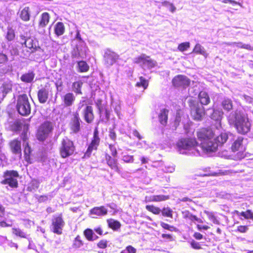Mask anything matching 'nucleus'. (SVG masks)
<instances>
[{
    "label": "nucleus",
    "mask_w": 253,
    "mask_h": 253,
    "mask_svg": "<svg viewBox=\"0 0 253 253\" xmlns=\"http://www.w3.org/2000/svg\"><path fill=\"white\" fill-rule=\"evenodd\" d=\"M198 140L201 142L199 148L204 153L216 151L218 146L222 145L228 138V133L221 132L216 138H213L214 133L210 128H203L197 133Z\"/></svg>",
    "instance_id": "nucleus-1"
},
{
    "label": "nucleus",
    "mask_w": 253,
    "mask_h": 253,
    "mask_svg": "<svg viewBox=\"0 0 253 253\" xmlns=\"http://www.w3.org/2000/svg\"><path fill=\"white\" fill-rule=\"evenodd\" d=\"M228 122L230 126L235 127L237 132L245 134L250 130L251 124L245 116L237 111L232 112L228 116Z\"/></svg>",
    "instance_id": "nucleus-2"
},
{
    "label": "nucleus",
    "mask_w": 253,
    "mask_h": 253,
    "mask_svg": "<svg viewBox=\"0 0 253 253\" xmlns=\"http://www.w3.org/2000/svg\"><path fill=\"white\" fill-rule=\"evenodd\" d=\"M197 142L195 139L182 138L176 143L177 151L182 154L198 156L201 155L200 151L197 148Z\"/></svg>",
    "instance_id": "nucleus-3"
},
{
    "label": "nucleus",
    "mask_w": 253,
    "mask_h": 253,
    "mask_svg": "<svg viewBox=\"0 0 253 253\" xmlns=\"http://www.w3.org/2000/svg\"><path fill=\"white\" fill-rule=\"evenodd\" d=\"M16 108L19 114L23 116H27L31 113V107L28 96L23 94L18 96Z\"/></svg>",
    "instance_id": "nucleus-4"
},
{
    "label": "nucleus",
    "mask_w": 253,
    "mask_h": 253,
    "mask_svg": "<svg viewBox=\"0 0 253 253\" xmlns=\"http://www.w3.org/2000/svg\"><path fill=\"white\" fill-rule=\"evenodd\" d=\"M189 105L190 108L191 116L195 121H201L205 114L204 107L196 100H190Z\"/></svg>",
    "instance_id": "nucleus-5"
},
{
    "label": "nucleus",
    "mask_w": 253,
    "mask_h": 253,
    "mask_svg": "<svg viewBox=\"0 0 253 253\" xmlns=\"http://www.w3.org/2000/svg\"><path fill=\"white\" fill-rule=\"evenodd\" d=\"M19 174L16 170H6L3 174L4 179L1 181L2 184H8L9 186L16 188L18 186L17 178Z\"/></svg>",
    "instance_id": "nucleus-6"
},
{
    "label": "nucleus",
    "mask_w": 253,
    "mask_h": 253,
    "mask_svg": "<svg viewBox=\"0 0 253 253\" xmlns=\"http://www.w3.org/2000/svg\"><path fill=\"white\" fill-rule=\"evenodd\" d=\"M75 150L73 142L67 137L63 138L61 141L60 152L62 158H66L72 155Z\"/></svg>",
    "instance_id": "nucleus-7"
},
{
    "label": "nucleus",
    "mask_w": 253,
    "mask_h": 253,
    "mask_svg": "<svg viewBox=\"0 0 253 253\" xmlns=\"http://www.w3.org/2000/svg\"><path fill=\"white\" fill-rule=\"evenodd\" d=\"M133 62L136 64H140L143 68L146 67L149 69L155 67L157 64L155 60L150 58L145 54H141L139 56L134 58Z\"/></svg>",
    "instance_id": "nucleus-8"
},
{
    "label": "nucleus",
    "mask_w": 253,
    "mask_h": 253,
    "mask_svg": "<svg viewBox=\"0 0 253 253\" xmlns=\"http://www.w3.org/2000/svg\"><path fill=\"white\" fill-rule=\"evenodd\" d=\"M87 49V48L84 41L78 42L72 51V57L77 59L85 58L86 56Z\"/></svg>",
    "instance_id": "nucleus-9"
},
{
    "label": "nucleus",
    "mask_w": 253,
    "mask_h": 253,
    "mask_svg": "<svg viewBox=\"0 0 253 253\" xmlns=\"http://www.w3.org/2000/svg\"><path fill=\"white\" fill-rule=\"evenodd\" d=\"M53 129L52 124L49 122L43 123L37 132V138L41 141L44 140Z\"/></svg>",
    "instance_id": "nucleus-10"
},
{
    "label": "nucleus",
    "mask_w": 253,
    "mask_h": 253,
    "mask_svg": "<svg viewBox=\"0 0 253 253\" xmlns=\"http://www.w3.org/2000/svg\"><path fill=\"white\" fill-rule=\"evenodd\" d=\"M82 123L79 114L78 112H73L69 123V127L74 133H77L81 130V125Z\"/></svg>",
    "instance_id": "nucleus-11"
},
{
    "label": "nucleus",
    "mask_w": 253,
    "mask_h": 253,
    "mask_svg": "<svg viewBox=\"0 0 253 253\" xmlns=\"http://www.w3.org/2000/svg\"><path fill=\"white\" fill-rule=\"evenodd\" d=\"M65 225V222L62 218V214H60L58 215L53 216L52 221L51 230L54 233L60 235L62 233V228Z\"/></svg>",
    "instance_id": "nucleus-12"
},
{
    "label": "nucleus",
    "mask_w": 253,
    "mask_h": 253,
    "mask_svg": "<svg viewBox=\"0 0 253 253\" xmlns=\"http://www.w3.org/2000/svg\"><path fill=\"white\" fill-rule=\"evenodd\" d=\"M100 139L99 137V132L96 128L93 132V136L91 142L84 154V156L89 157L93 150H97L99 145Z\"/></svg>",
    "instance_id": "nucleus-13"
},
{
    "label": "nucleus",
    "mask_w": 253,
    "mask_h": 253,
    "mask_svg": "<svg viewBox=\"0 0 253 253\" xmlns=\"http://www.w3.org/2000/svg\"><path fill=\"white\" fill-rule=\"evenodd\" d=\"M172 83L175 87L186 88L189 85L190 80L185 76L179 75L173 79Z\"/></svg>",
    "instance_id": "nucleus-14"
},
{
    "label": "nucleus",
    "mask_w": 253,
    "mask_h": 253,
    "mask_svg": "<svg viewBox=\"0 0 253 253\" xmlns=\"http://www.w3.org/2000/svg\"><path fill=\"white\" fill-rule=\"evenodd\" d=\"M119 56L114 52L107 49L104 55V59L105 64L107 66H111L113 65L118 59Z\"/></svg>",
    "instance_id": "nucleus-15"
},
{
    "label": "nucleus",
    "mask_w": 253,
    "mask_h": 253,
    "mask_svg": "<svg viewBox=\"0 0 253 253\" xmlns=\"http://www.w3.org/2000/svg\"><path fill=\"white\" fill-rule=\"evenodd\" d=\"M12 83L11 81L6 80L0 84V98L3 99L12 90Z\"/></svg>",
    "instance_id": "nucleus-16"
},
{
    "label": "nucleus",
    "mask_w": 253,
    "mask_h": 253,
    "mask_svg": "<svg viewBox=\"0 0 253 253\" xmlns=\"http://www.w3.org/2000/svg\"><path fill=\"white\" fill-rule=\"evenodd\" d=\"M84 120L88 124L91 123L94 120V115L92 106L86 105L82 111Z\"/></svg>",
    "instance_id": "nucleus-17"
},
{
    "label": "nucleus",
    "mask_w": 253,
    "mask_h": 253,
    "mask_svg": "<svg viewBox=\"0 0 253 253\" xmlns=\"http://www.w3.org/2000/svg\"><path fill=\"white\" fill-rule=\"evenodd\" d=\"M76 100V96L72 92H68L61 96V100L63 105L66 107H70L74 104Z\"/></svg>",
    "instance_id": "nucleus-18"
},
{
    "label": "nucleus",
    "mask_w": 253,
    "mask_h": 253,
    "mask_svg": "<svg viewBox=\"0 0 253 253\" xmlns=\"http://www.w3.org/2000/svg\"><path fill=\"white\" fill-rule=\"evenodd\" d=\"M49 95L48 89L45 87H42L40 89L38 92V98L41 103H45L48 98Z\"/></svg>",
    "instance_id": "nucleus-19"
},
{
    "label": "nucleus",
    "mask_w": 253,
    "mask_h": 253,
    "mask_svg": "<svg viewBox=\"0 0 253 253\" xmlns=\"http://www.w3.org/2000/svg\"><path fill=\"white\" fill-rule=\"evenodd\" d=\"M11 150L13 153L21 155V142L17 139L13 140L10 143Z\"/></svg>",
    "instance_id": "nucleus-20"
},
{
    "label": "nucleus",
    "mask_w": 253,
    "mask_h": 253,
    "mask_svg": "<svg viewBox=\"0 0 253 253\" xmlns=\"http://www.w3.org/2000/svg\"><path fill=\"white\" fill-rule=\"evenodd\" d=\"M108 210L104 206L94 207L90 211L91 214L97 216H104L107 214Z\"/></svg>",
    "instance_id": "nucleus-21"
},
{
    "label": "nucleus",
    "mask_w": 253,
    "mask_h": 253,
    "mask_svg": "<svg viewBox=\"0 0 253 253\" xmlns=\"http://www.w3.org/2000/svg\"><path fill=\"white\" fill-rule=\"evenodd\" d=\"M21 39L24 40V44L25 46L30 49H32L31 52H33L35 50L36 47V42H34L33 39L31 38H25L23 36H21Z\"/></svg>",
    "instance_id": "nucleus-22"
},
{
    "label": "nucleus",
    "mask_w": 253,
    "mask_h": 253,
    "mask_svg": "<svg viewBox=\"0 0 253 253\" xmlns=\"http://www.w3.org/2000/svg\"><path fill=\"white\" fill-rule=\"evenodd\" d=\"M199 99L200 103L203 106V105H207L211 102L210 98L208 94L205 91H201L199 93Z\"/></svg>",
    "instance_id": "nucleus-23"
},
{
    "label": "nucleus",
    "mask_w": 253,
    "mask_h": 253,
    "mask_svg": "<svg viewBox=\"0 0 253 253\" xmlns=\"http://www.w3.org/2000/svg\"><path fill=\"white\" fill-rule=\"evenodd\" d=\"M100 114L101 120L102 122L106 123L110 119V112L107 109L104 110L103 107L99 106L97 104Z\"/></svg>",
    "instance_id": "nucleus-24"
},
{
    "label": "nucleus",
    "mask_w": 253,
    "mask_h": 253,
    "mask_svg": "<svg viewBox=\"0 0 253 253\" xmlns=\"http://www.w3.org/2000/svg\"><path fill=\"white\" fill-rule=\"evenodd\" d=\"M19 16L24 21H28L30 18V10L29 7H25L20 11Z\"/></svg>",
    "instance_id": "nucleus-25"
},
{
    "label": "nucleus",
    "mask_w": 253,
    "mask_h": 253,
    "mask_svg": "<svg viewBox=\"0 0 253 253\" xmlns=\"http://www.w3.org/2000/svg\"><path fill=\"white\" fill-rule=\"evenodd\" d=\"M107 165L113 169L117 172L119 171V169L117 166V160L112 158L111 156L106 157Z\"/></svg>",
    "instance_id": "nucleus-26"
},
{
    "label": "nucleus",
    "mask_w": 253,
    "mask_h": 253,
    "mask_svg": "<svg viewBox=\"0 0 253 253\" xmlns=\"http://www.w3.org/2000/svg\"><path fill=\"white\" fill-rule=\"evenodd\" d=\"M146 199L148 202H161L169 199V196L163 195H153L149 198L146 197Z\"/></svg>",
    "instance_id": "nucleus-27"
},
{
    "label": "nucleus",
    "mask_w": 253,
    "mask_h": 253,
    "mask_svg": "<svg viewBox=\"0 0 253 253\" xmlns=\"http://www.w3.org/2000/svg\"><path fill=\"white\" fill-rule=\"evenodd\" d=\"M221 106L225 111L229 112L233 108L232 101L229 98H224L221 102Z\"/></svg>",
    "instance_id": "nucleus-28"
},
{
    "label": "nucleus",
    "mask_w": 253,
    "mask_h": 253,
    "mask_svg": "<svg viewBox=\"0 0 253 253\" xmlns=\"http://www.w3.org/2000/svg\"><path fill=\"white\" fill-rule=\"evenodd\" d=\"M83 84V83L81 81L74 82L72 85L73 91L77 95H82L83 93L82 92L81 88Z\"/></svg>",
    "instance_id": "nucleus-29"
},
{
    "label": "nucleus",
    "mask_w": 253,
    "mask_h": 253,
    "mask_svg": "<svg viewBox=\"0 0 253 253\" xmlns=\"http://www.w3.org/2000/svg\"><path fill=\"white\" fill-rule=\"evenodd\" d=\"M65 32V27L62 22H57L54 26V33L56 36L62 35Z\"/></svg>",
    "instance_id": "nucleus-30"
},
{
    "label": "nucleus",
    "mask_w": 253,
    "mask_h": 253,
    "mask_svg": "<svg viewBox=\"0 0 253 253\" xmlns=\"http://www.w3.org/2000/svg\"><path fill=\"white\" fill-rule=\"evenodd\" d=\"M168 113V110L164 109L161 110L159 115V121L164 126L166 125L167 123Z\"/></svg>",
    "instance_id": "nucleus-31"
},
{
    "label": "nucleus",
    "mask_w": 253,
    "mask_h": 253,
    "mask_svg": "<svg viewBox=\"0 0 253 253\" xmlns=\"http://www.w3.org/2000/svg\"><path fill=\"white\" fill-rule=\"evenodd\" d=\"M50 16L48 13L44 12L42 14L41 19L39 23V26L40 28H43L45 27L49 22Z\"/></svg>",
    "instance_id": "nucleus-32"
},
{
    "label": "nucleus",
    "mask_w": 253,
    "mask_h": 253,
    "mask_svg": "<svg viewBox=\"0 0 253 253\" xmlns=\"http://www.w3.org/2000/svg\"><path fill=\"white\" fill-rule=\"evenodd\" d=\"M184 218L189 219L192 221H197L199 222H202L201 219L198 218L196 215H193L188 211H185L182 212Z\"/></svg>",
    "instance_id": "nucleus-33"
},
{
    "label": "nucleus",
    "mask_w": 253,
    "mask_h": 253,
    "mask_svg": "<svg viewBox=\"0 0 253 253\" xmlns=\"http://www.w3.org/2000/svg\"><path fill=\"white\" fill-rule=\"evenodd\" d=\"M35 77V74L33 72H29L21 76V80L25 83H31Z\"/></svg>",
    "instance_id": "nucleus-34"
},
{
    "label": "nucleus",
    "mask_w": 253,
    "mask_h": 253,
    "mask_svg": "<svg viewBox=\"0 0 253 253\" xmlns=\"http://www.w3.org/2000/svg\"><path fill=\"white\" fill-rule=\"evenodd\" d=\"M12 230V233L16 236L25 239H27L30 237L29 234H28L27 233L25 232L23 230L20 228H13Z\"/></svg>",
    "instance_id": "nucleus-35"
},
{
    "label": "nucleus",
    "mask_w": 253,
    "mask_h": 253,
    "mask_svg": "<svg viewBox=\"0 0 253 253\" xmlns=\"http://www.w3.org/2000/svg\"><path fill=\"white\" fill-rule=\"evenodd\" d=\"M78 69L79 72H85L89 69V66L86 62L80 61L78 62Z\"/></svg>",
    "instance_id": "nucleus-36"
},
{
    "label": "nucleus",
    "mask_w": 253,
    "mask_h": 253,
    "mask_svg": "<svg viewBox=\"0 0 253 253\" xmlns=\"http://www.w3.org/2000/svg\"><path fill=\"white\" fill-rule=\"evenodd\" d=\"M107 223L108 224L109 227L113 230H117L121 227V223L113 219H109L107 220Z\"/></svg>",
    "instance_id": "nucleus-37"
},
{
    "label": "nucleus",
    "mask_w": 253,
    "mask_h": 253,
    "mask_svg": "<svg viewBox=\"0 0 253 253\" xmlns=\"http://www.w3.org/2000/svg\"><path fill=\"white\" fill-rule=\"evenodd\" d=\"M243 138L242 137H239L233 143L232 145L231 149L233 152H236L239 150V148L242 144Z\"/></svg>",
    "instance_id": "nucleus-38"
},
{
    "label": "nucleus",
    "mask_w": 253,
    "mask_h": 253,
    "mask_svg": "<svg viewBox=\"0 0 253 253\" xmlns=\"http://www.w3.org/2000/svg\"><path fill=\"white\" fill-rule=\"evenodd\" d=\"M223 115V112L217 110H213L211 118L215 121H220Z\"/></svg>",
    "instance_id": "nucleus-39"
},
{
    "label": "nucleus",
    "mask_w": 253,
    "mask_h": 253,
    "mask_svg": "<svg viewBox=\"0 0 253 253\" xmlns=\"http://www.w3.org/2000/svg\"><path fill=\"white\" fill-rule=\"evenodd\" d=\"M193 52L196 53L202 54L204 56L207 54L206 51H205L204 47H203L199 43H197L196 44L193 49Z\"/></svg>",
    "instance_id": "nucleus-40"
},
{
    "label": "nucleus",
    "mask_w": 253,
    "mask_h": 253,
    "mask_svg": "<svg viewBox=\"0 0 253 253\" xmlns=\"http://www.w3.org/2000/svg\"><path fill=\"white\" fill-rule=\"evenodd\" d=\"M23 126L22 123L20 121H15L11 125V129L15 131H19L22 129Z\"/></svg>",
    "instance_id": "nucleus-41"
},
{
    "label": "nucleus",
    "mask_w": 253,
    "mask_h": 253,
    "mask_svg": "<svg viewBox=\"0 0 253 253\" xmlns=\"http://www.w3.org/2000/svg\"><path fill=\"white\" fill-rule=\"evenodd\" d=\"M146 209L148 211H151L155 214H159L161 211L160 208L155 207L153 205H147L146 206Z\"/></svg>",
    "instance_id": "nucleus-42"
},
{
    "label": "nucleus",
    "mask_w": 253,
    "mask_h": 253,
    "mask_svg": "<svg viewBox=\"0 0 253 253\" xmlns=\"http://www.w3.org/2000/svg\"><path fill=\"white\" fill-rule=\"evenodd\" d=\"M161 211H162L163 216L172 217V211L169 207L164 208Z\"/></svg>",
    "instance_id": "nucleus-43"
},
{
    "label": "nucleus",
    "mask_w": 253,
    "mask_h": 253,
    "mask_svg": "<svg viewBox=\"0 0 253 253\" xmlns=\"http://www.w3.org/2000/svg\"><path fill=\"white\" fill-rule=\"evenodd\" d=\"M139 82H137L136 84L137 86H143L144 89H146L148 86V82L142 77L139 78Z\"/></svg>",
    "instance_id": "nucleus-44"
},
{
    "label": "nucleus",
    "mask_w": 253,
    "mask_h": 253,
    "mask_svg": "<svg viewBox=\"0 0 253 253\" xmlns=\"http://www.w3.org/2000/svg\"><path fill=\"white\" fill-rule=\"evenodd\" d=\"M83 243L81 240V237L78 235L75 239L72 246L74 248H79L83 246Z\"/></svg>",
    "instance_id": "nucleus-45"
},
{
    "label": "nucleus",
    "mask_w": 253,
    "mask_h": 253,
    "mask_svg": "<svg viewBox=\"0 0 253 253\" xmlns=\"http://www.w3.org/2000/svg\"><path fill=\"white\" fill-rule=\"evenodd\" d=\"M6 38L9 41H11L14 40L15 38V33L12 29H8Z\"/></svg>",
    "instance_id": "nucleus-46"
},
{
    "label": "nucleus",
    "mask_w": 253,
    "mask_h": 253,
    "mask_svg": "<svg viewBox=\"0 0 253 253\" xmlns=\"http://www.w3.org/2000/svg\"><path fill=\"white\" fill-rule=\"evenodd\" d=\"M240 215L244 217L246 219H253V213L250 210H247L246 211H242L240 213Z\"/></svg>",
    "instance_id": "nucleus-47"
},
{
    "label": "nucleus",
    "mask_w": 253,
    "mask_h": 253,
    "mask_svg": "<svg viewBox=\"0 0 253 253\" xmlns=\"http://www.w3.org/2000/svg\"><path fill=\"white\" fill-rule=\"evenodd\" d=\"M84 234L88 240L92 241L94 233L92 230L89 229H86L84 232Z\"/></svg>",
    "instance_id": "nucleus-48"
},
{
    "label": "nucleus",
    "mask_w": 253,
    "mask_h": 253,
    "mask_svg": "<svg viewBox=\"0 0 253 253\" xmlns=\"http://www.w3.org/2000/svg\"><path fill=\"white\" fill-rule=\"evenodd\" d=\"M189 47L190 43L189 42H185L179 44L178 46V49L180 51H184L186 50Z\"/></svg>",
    "instance_id": "nucleus-49"
},
{
    "label": "nucleus",
    "mask_w": 253,
    "mask_h": 253,
    "mask_svg": "<svg viewBox=\"0 0 253 253\" xmlns=\"http://www.w3.org/2000/svg\"><path fill=\"white\" fill-rule=\"evenodd\" d=\"M21 138L22 139L23 141V145H25V144H26V143H28L27 140H28V135H27V127L24 126V130L23 132L21 134Z\"/></svg>",
    "instance_id": "nucleus-50"
},
{
    "label": "nucleus",
    "mask_w": 253,
    "mask_h": 253,
    "mask_svg": "<svg viewBox=\"0 0 253 253\" xmlns=\"http://www.w3.org/2000/svg\"><path fill=\"white\" fill-rule=\"evenodd\" d=\"M210 220H211L213 223L216 224H219V222L216 219V217L213 215V214L211 212H206Z\"/></svg>",
    "instance_id": "nucleus-51"
},
{
    "label": "nucleus",
    "mask_w": 253,
    "mask_h": 253,
    "mask_svg": "<svg viewBox=\"0 0 253 253\" xmlns=\"http://www.w3.org/2000/svg\"><path fill=\"white\" fill-rule=\"evenodd\" d=\"M180 121V117L179 115H176L173 122V125L172 126V129L173 130H176L177 126H179Z\"/></svg>",
    "instance_id": "nucleus-52"
},
{
    "label": "nucleus",
    "mask_w": 253,
    "mask_h": 253,
    "mask_svg": "<svg viewBox=\"0 0 253 253\" xmlns=\"http://www.w3.org/2000/svg\"><path fill=\"white\" fill-rule=\"evenodd\" d=\"M136 249L131 246L127 247L126 249L123 250L121 253H135Z\"/></svg>",
    "instance_id": "nucleus-53"
},
{
    "label": "nucleus",
    "mask_w": 253,
    "mask_h": 253,
    "mask_svg": "<svg viewBox=\"0 0 253 253\" xmlns=\"http://www.w3.org/2000/svg\"><path fill=\"white\" fill-rule=\"evenodd\" d=\"M122 160L126 163H133L134 161L133 156L130 155H124Z\"/></svg>",
    "instance_id": "nucleus-54"
},
{
    "label": "nucleus",
    "mask_w": 253,
    "mask_h": 253,
    "mask_svg": "<svg viewBox=\"0 0 253 253\" xmlns=\"http://www.w3.org/2000/svg\"><path fill=\"white\" fill-rule=\"evenodd\" d=\"M226 44L229 46H236L238 48H242L243 43L242 42H226Z\"/></svg>",
    "instance_id": "nucleus-55"
},
{
    "label": "nucleus",
    "mask_w": 253,
    "mask_h": 253,
    "mask_svg": "<svg viewBox=\"0 0 253 253\" xmlns=\"http://www.w3.org/2000/svg\"><path fill=\"white\" fill-rule=\"evenodd\" d=\"M40 185V182L36 179H33L31 183V188L33 190H37Z\"/></svg>",
    "instance_id": "nucleus-56"
},
{
    "label": "nucleus",
    "mask_w": 253,
    "mask_h": 253,
    "mask_svg": "<svg viewBox=\"0 0 253 253\" xmlns=\"http://www.w3.org/2000/svg\"><path fill=\"white\" fill-rule=\"evenodd\" d=\"M23 146H24V152L25 155L26 156H29L31 153V148L29 147L28 143H26V144H25V145Z\"/></svg>",
    "instance_id": "nucleus-57"
},
{
    "label": "nucleus",
    "mask_w": 253,
    "mask_h": 253,
    "mask_svg": "<svg viewBox=\"0 0 253 253\" xmlns=\"http://www.w3.org/2000/svg\"><path fill=\"white\" fill-rule=\"evenodd\" d=\"M8 60L7 56L2 53H0V64H3L6 62Z\"/></svg>",
    "instance_id": "nucleus-58"
},
{
    "label": "nucleus",
    "mask_w": 253,
    "mask_h": 253,
    "mask_svg": "<svg viewBox=\"0 0 253 253\" xmlns=\"http://www.w3.org/2000/svg\"><path fill=\"white\" fill-rule=\"evenodd\" d=\"M191 246L194 249H200L201 248L199 243L194 240L191 242Z\"/></svg>",
    "instance_id": "nucleus-59"
},
{
    "label": "nucleus",
    "mask_w": 253,
    "mask_h": 253,
    "mask_svg": "<svg viewBox=\"0 0 253 253\" xmlns=\"http://www.w3.org/2000/svg\"><path fill=\"white\" fill-rule=\"evenodd\" d=\"M107 242L106 240H101L97 244L99 248L104 249L107 247Z\"/></svg>",
    "instance_id": "nucleus-60"
},
{
    "label": "nucleus",
    "mask_w": 253,
    "mask_h": 253,
    "mask_svg": "<svg viewBox=\"0 0 253 253\" xmlns=\"http://www.w3.org/2000/svg\"><path fill=\"white\" fill-rule=\"evenodd\" d=\"M109 148L112 152L111 153L112 155L113 156H114V157H116V156L117 155V151L116 148H115V147L113 146V145L110 144Z\"/></svg>",
    "instance_id": "nucleus-61"
},
{
    "label": "nucleus",
    "mask_w": 253,
    "mask_h": 253,
    "mask_svg": "<svg viewBox=\"0 0 253 253\" xmlns=\"http://www.w3.org/2000/svg\"><path fill=\"white\" fill-rule=\"evenodd\" d=\"M37 199L40 203L44 202L47 200L48 196L47 195H41L37 198Z\"/></svg>",
    "instance_id": "nucleus-62"
},
{
    "label": "nucleus",
    "mask_w": 253,
    "mask_h": 253,
    "mask_svg": "<svg viewBox=\"0 0 253 253\" xmlns=\"http://www.w3.org/2000/svg\"><path fill=\"white\" fill-rule=\"evenodd\" d=\"M238 231L241 233H245L248 230V227L247 226H239L238 227Z\"/></svg>",
    "instance_id": "nucleus-63"
},
{
    "label": "nucleus",
    "mask_w": 253,
    "mask_h": 253,
    "mask_svg": "<svg viewBox=\"0 0 253 253\" xmlns=\"http://www.w3.org/2000/svg\"><path fill=\"white\" fill-rule=\"evenodd\" d=\"M85 101H80V102L78 105V108L77 110L75 112H78L79 114V111L81 110L82 108H84L85 105H84V103Z\"/></svg>",
    "instance_id": "nucleus-64"
}]
</instances>
